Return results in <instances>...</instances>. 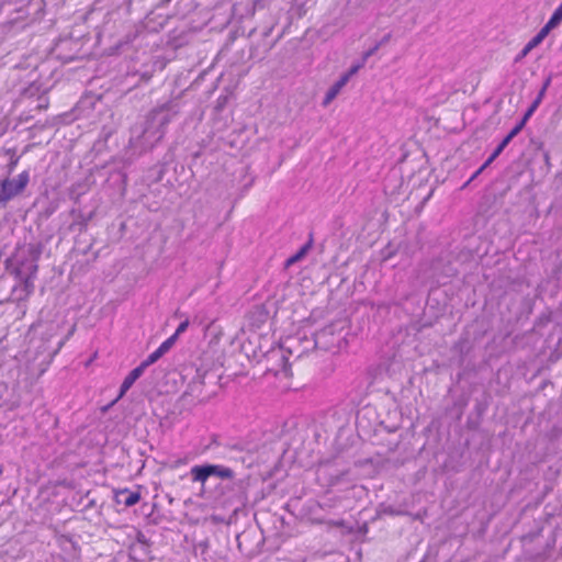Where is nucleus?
I'll return each mask as SVG.
<instances>
[{"label": "nucleus", "mask_w": 562, "mask_h": 562, "mask_svg": "<svg viewBox=\"0 0 562 562\" xmlns=\"http://www.w3.org/2000/svg\"><path fill=\"white\" fill-rule=\"evenodd\" d=\"M178 337H179V336H176V333H175V334H173L172 336H170L167 340H168V341L173 346V345H175V342L177 341Z\"/></svg>", "instance_id": "5701e85b"}, {"label": "nucleus", "mask_w": 562, "mask_h": 562, "mask_svg": "<svg viewBox=\"0 0 562 562\" xmlns=\"http://www.w3.org/2000/svg\"><path fill=\"white\" fill-rule=\"evenodd\" d=\"M537 109H533L532 105L529 106V109L527 110V112L525 113L522 120L520 122H524V125L526 124V122L528 121V119L532 115V113L536 111Z\"/></svg>", "instance_id": "6ab92c4d"}, {"label": "nucleus", "mask_w": 562, "mask_h": 562, "mask_svg": "<svg viewBox=\"0 0 562 562\" xmlns=\"http://www.w3.org/2000/svg\"><path fill=\"white\" fill-rule=\"evenodd\" d=\"M510 143L508 138H504L501 144L495 148L491 157L485 161V165H490L501 153L505 149V147Z\"/></svg>", "instance_id": "f8f14e48"}, {"label": "nucleus", "mask_w": 562, "mask_h": 562, "mask_svg": "<svg viewBox=\"0 0 562 562\" xmlns=\"http://www.w3.org/2000/svg\"><path fill=\"white\" fill-rule=\"evenodd\" d=\"M140 499V495L137 492H130L127 490L120 491L116 494V502L123 504L126 507H131L137 504Z\"/></svg>", "instance_id": "0eeeda50"}, {"label": "nucleus", "mask_w": 562, "mask_h": 562, "mask_svg": "<svg viewBox=\"0 0 562 562\" xmlns=\"http://www.w3.org/2000/svg\"><path fill=\"white\" fill-rule=\"evenodd\" d=\"M384 513L390 514V515H401L402 514L401 512L394 510L392 508L385 509Z\"/></svg>", "instance_id": "4be33fe9"}, {"label": "nucleus", "mask_w": 562, "mask_h": 562, "mask_svg": "<svg viewBox=\"0 0 562 562\" xmlns=\"http://www.w3.org/2000/svg\"><path fill=\"white\" fill-rule=\"evenodd\" d=\"M524 122H519L506 136L509 140H512L524 127Z\"/></svg>", "instance_id": "2eb2a0df"}, {"label": "nucleus", "mask_w": 562, "mask_h": 562, "mask_svg": "<svg viewBox=\"0 0 562 562\" xmlns=\"http://www.w3.org/2000/svg\"><path fill=\"white\" fill-rule=\"evenodd\" d=\"M562 21V5L559 4V7L554 10L553 14L547 22V26L551 30L555 29Z\"/></svg>", "instance_id": "9d476101"}, {"label": "nucleus", "mask_w": 562, "mask_h": 562, "mask_svg": "<svg viewBox=\"0 0 562 562\" xmlns=\"http://www.w3.org/2000/svg\"><path fill=\"white\" fill-rule=\"evenodd\" d=\"M487 166H488V165H485V164H484V165H483V166H482V167H481V168H480V169H479V170H477V171H476V172L471 177V179H470V180L464 184V187H465V186H468V184H469V183H470L474 178H476V177L482 172V170H483L484 168H486Z\"/></svg>", "instance_id": "412c9836"}, {"label": "nucleus", "mask_w": 562, "mask_h": 562, "mask_svg": "<svg viewBox=\"0 0 562 562\" xmlns=\"http://www.w3.org/2000/svg\"><path fill=\"white\" fill-rule=\"evenodd\" d=\"M348 83V77L341 76L325 93V97L323 99L322 105L328 106L336 97L340 93L342 88Z\"/></svg>", "instance_id": "39448f33"}, {"label": "nucleus", "mask_w": 562, "mask_h": 562, "mask_svg": "<svg viewBox=\"0 0 562 562\" xmlns=\"http://www.w3.org/2000/svg\"><path fill=\"white\" fill-rule=\"evenodd\" d=\"M379 46H380V44H376L374 47H372L371 49H369L368 52L364 53L363 63L368 59V57H370L378 50Z\"/></svg>", "instance_id": "aec40b11"}, {"label": "nucleus", "mask_w": 562, "mask_h": 562, "mask_svg": "<svg viewBox=\"0 0 562 562\" xmlns=\"http://www.w3.org/2000/svg\"><path fill=\"white\" fill-rule=\"evenodd\" d=\"M549 83H550V79H548V80L546 81V83L543 85L542 89L540 90V92H539L538 97H537V98H536V100L532 102V104H531V105H532V108H533V109H537V108L539 106V104L541 103V101H542V99H543V95H544V93H546V90H547V88H548Z\"/></svg>", "instance_id": "ddd939ff"}, {"label": "nucleus", "mask_w": 562, "mask_h": 562, "mask_svg": "<svg viewBox=\"0 0 562 562\" xmlns=\"http://www.w3.org/2000/svg\"><path fill=\"white\" fill-rule=\"evenodd\" d=\"M310 247H311V245L306 244L296 254L289 257L285 261V267H290V266L296 263L297 261H300L302 258H304L305 255L307 254Z\"/></svg>", "instance_id": "6e6552de"}, {"label": "nucleus", "mask_w": 562, "mask_h": 562, "mask_svg": "<svg viewBox=\"0 0 562 562\" xmlns=\"http://www.w3.org/2000/svg\"><path fill=\"white\" fill-rule=\"evenodd\" d=\"M158 110H154L146 122V126L143 132L144 145L153 146L159 142L165 134V127L170 122V116L166 115L157 121Z\"/></svg>", "instance_id": "f03ea898"}, {"label": "nucleus", "mask_w": 562, "mask_h": 562, "mask_svg": "<svg viewBox=\"0 0 562 562\" xmlns=\"http://www.w3.org/2000/svg\"><path fill=\"white\" fill-rule=\"evenodd\" d=\"M42 248L36 244H26L20 246L12 259V273L21 282L25 296L34 291V280L37 274V261L41 257Z\"/></svg>", "instance_id": "f257e3e1"}, {"label": "nucleus", "mask_w": 562, "mask_h": 562, "mask_svg": "<svg viewBox=\"0 0 562 562\" xmlns=\"http://www.w3.org/2000/svg\"><path fill=\"white\" fill-rule=\"evenodd\" d=\"M560 4L562 5V2Z\"/></svg>", "instance_id": "393cba45"}, {"label": "nucleus", "mask_w": 562, "mask_h": 562, "mask_svg": "<svg viewBox=\"0 0 562 562\" xmlns=\"http://www.w3.org/2000/svg\"><path fill=\"white\" fill-rule=\"evenodd\" d=\"M29 180L27 171L21 172L16 179H4L0 186V203H5L20 194L27 186Z\"/></svg>", "instance_id": "20e7f679"}, {"label": "nucleus", "mask_w": 562, "mask_h": 562, "mask_svg": "<svg viewBox=\"0 0 562 562\" xmlns=\"http://www.w3.org/2000/svg\"><path fill=\"white\" fill-rule=\"evenodd\" d=\"M172 347V345L166 339L158 349L165 355L169 351V349Z\"/></svg>", "instance_id": "a211bd4d"}, {"label": "nucleus", "mask_w": 562, "mask_h": 562, "mask_svg": "<svg viewBox=\"0 0 562 562\" xmlns=\"http://www.w3.org/2000/svg\"><path fill=\"white\" fill-rule=\"evenodd\" d=\"M533 48L529 47V44L527 43L526 46L520 52L519 56L517 57V60L526 57Z\"/></svg>", "instance_id": "f3484780"}, {"label": "nucleus", "mask_w": 562, "mask_h": 562, "mask_svg": "<svg viewBox=\"0 0 562 562\" xmlns=\"http://www.w3.org/2000/svg\"><path fill=\"white\" fill-rule=\"evenodd\" d=\"M190 474L193 482H200L202 485H204L206 480L213 475L221 479L234 477V471L232 469L218 464L194 465L191 468Z\"/></svg>", "instance_id": "7ed1b4c3"}, {"label": "nucleus", "mask_w": 562, "mask_h": 562, "mask_svg": "<svg viewBox=\"0 0 562 562\" xmlns=\"http://www.w3.org/2000/svg\"><path fill=\"white\" fill-rule=\"evenodd\" d=\"M551 29L548 27L547 25H544L536 36H533L529 42V47H537L546 37L547 35L550 33Z\"/></svg>", "instance_id": "1a4fd4ad"}, {"label": "nucleus", "mask_w": 562, "mask_h": 562, "mask_svg": "<svg viewBox=\"0 0 562 562\" xmlns=\"http://www.w3.org/2000/svg\"><path fill=\"white\" fill-rule=\"evenodd\" d=\"M189 325H190V322L188 318H186L183 322H181L175 331L176 336H180L181 334H183L188 329Z\"/></svg>", "instance_id": "dca6fc26"}, {"label": "nucleus", "mask_w": 562, "mask_h": 562, "mask_svg": "<svg viewBox=\"0 0 562 562\" xmlns=\"http://www.w3.org/2000/svg\"><path fill=\"white\" fill-rule=\"evenodd\" d=\"M387 41H389V35H387V36H385V37L381 41L380 45H381V44H383V43H386Z\"/></svg>", "instance_id": "b1692460"}, {"label": "nucleus", "mask_w": 562, "mask_h": 562, "mask_svg": "<svg viewBox=\"0 0 562 562\" xmlns=\"http://www.w3.org/2000/svg\"><path fill=\"white\" fill-rule=\"evenodd\" d=\"M164 353L157 348L154 352H151L139 366L145 369L150 364L155 363L158 359H160Z\"/></svg>", "instance_id": "9b49d317"}, {"label": "nucleus", "mask_w": 562, "mask_h": 562, "mask_svg": "<svg viewBox=\"0 0 562 562\" xmlns=\"http://www.w3.org/2000/svg\"><path fill=\"white\" fill-rule=\"evenodd\" d=\"M364 65V63L362 61L361 64H358V65H353L346 74H344L342 76H347L348 77V81L350 80V78L356 75L360 68H362Z\"/></svg>", "instance_id": "4468645a"}, {"label": "nucleus", "mask_w": 562, "mask_h": 562, "mask_svg": "<svg viewBox=\"0 0 562 562\" xmlns=\"http://www.w3.org/2000/svg\"><path fill=\"white\" fill-rule=\"evenodd\" d=\"M144 373V370L140 366L136 367L135 369H133L128 375L124 379L122 385H121V390H120V394H119V398H121L131 387L132 385L134 384V382Z\"/></svg>", "instance_id": "423d86ee"}]
</instances>
